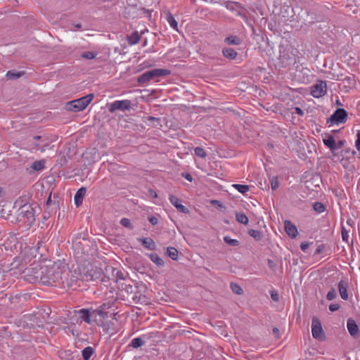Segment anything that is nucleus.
Listing matches in <instances>:
<instances>
[{"mask_svg":"<svg viewBox=\"0 0 360 360\" xmlns=\"http://www.w3.org/2000/svg\"><path fill=\"white\" fill-rule=\"evenodd\" d=\"M43 265V274L41 283L43 285H53L63 278L62 275L69 271L66 265L58 262H49ZM70 272H68L69 274Z\"/></svg>","mask_w":360,"mask_h":360,"instance_id":"f257e3e1","label":"nucleus"},{"mask_svg":"<svg viewBox=\"0 0 360 360\" xmlns=\"http://www.w3.org/2000/svg\"><path fill=\"white\" fill-rule=\"evenodd\" d=\"M90 240L85 238L82 234L72 239V248L77 257L90 255Z\"/></svg>","mask_w":360,"mask_h":360,"instance_id":"f03ea898","label":"nucleus"},{"mask_svg":"<svg viewBox=\"0 0 360 360\" xmlns=\"http://www.w3.org/2000/svg\"><path fill=\"white\" fill-rule=\"evenodd\" d=\"M35 210L30 204H25L18 210L17 220L31 226L35 221Z\"/></svg>","mask_w":360,"mask_h":360,"instance_id":"7ed1b4c3","label":"nucleus"},{"mask_svg":"<svg viewBox=\"0 0 360 360\" xmlns=\"http://www.w3.org/2000/svg\"><path fill=\"white\" fill-rule=\"evenodd\" d=\"M25 280L30 283H41L43 274V265L39 263H33L24 271Z\"/></svg>","mask_w":360,"mask_h":360,"instance_id":"20e7f679","label":"nucleus"},{"mask_svg":"<svg viewBox=\"0 0 360 360\" xmlns=\"http://www.w3.org/2000/svg\"><path fill=\"white\" fill-rule=\"evenodd\" d=\"M171 71L167 69L156 68L145 72L140 75L137 79L140 85L143 86L145 84L157 78L169 75Z\"/></svg>","mask_w":360,"mask_h":360,"instance_id":"39448f33","label":"nucleus"},{"mask_svg":"<svg viewBox=\"0 0 360 360\" xmlns=\"http://www.w3.org/2000/svg\"><path fill=\"white\" fill-rule=\"evenodd\" d=\"M94 97L93 94H89L80 98L68 102L66 104V109L70 111L79 112L84 110L91 102Z\"/></svg>","mask_w":360,"mask_h":360,"instance_id":"423d86ee","label":"nucleus"},{"mask_svg":"<svg viewBox=\"0 0 360 360\" xmlns=\"http://www.w3.org/2000/svg\"><path fill=\"white\" fill-rule=\"evenodd\" d=\"M347 116L348 113L344 108H338L330 117L327 119V123H330V124L345 123L347 120Z\"/></svg>","mask_w":360,"mask_h":360,"instance_id":"0eeeda50","label":"nucleus"},{"mask_svg":"<svg viewBox=\"0 0 360 360\" xmlns=\"http://www.w3.org/2000/svg\"><path fill=\"white\" fill-rule=\"evenodd\" d=\"M131 102L129 100L115 101L110 103L108 107L110 112L113 113L116 110L125 111L129 110Z\"/></svg>","mask_w":360,"mask_h":360,"instance_id":"6e6552de","label":"nucleus"},{"mask_svg":"<svg viewBox=\"0 0 360 360\" xmlns=\"http://www.w3.org/2000/svg\"><path fill=\"white\" fill-rule=\"evenodd\" d=\"M327 93V84L325 81H319V83L311 87V94L313 97L319 98Z\"/></svg>","mask_w":360,"mask_h":360,"instance_id":"1a4fd4ad","label":"nucleus"},{"mask_svg":"<svg viewBox=\"0 0 360 360\" xmlns=\"http://www.w3.org/2000/svg\"><path fill=\"white\" fill-rule=\"evenodd\" d=\"M323 332V328L321 326V323L319 319L316 316L312 318L311 321V334L314 338H320L321 333Z\"/></svg>","mask_w":360,"mask_h":360,"instance_id":"9d476101","label":"nucleus"},{"mask_svg":"<svg viewBox=\"0 0 360 360\" xmlns=\"http://www.w3.org/2000/svg\"><path fill=\"white\" fill-rule=\"evenodd\" d=\"M226 8L230 11H236L238 15H242L244 13V8L241 4L236 1H227Z\"/></svg>","mask_w":360,"mask_h":360,"instance_id":"9b49d317","label":"nucleus"},{"mask_svg":"<svg viewBox=\"0 0 360 360\" xmlns=\"http://www.w3.org/2000/svg\"><path fill=\"white\" fill-rule=\"evenodd\" d=\"M285 230L289 237L295 238L298 234L297 227L289 220H285L284 222Z\"/></svg>","mask_w":360,"mask_h":360,"instance_id":"f8f14e48","label":"nucleus"},{"mask_svg":"<svg viewBox=\"0 0 360 360\" xmlns=\"http://www.w3.org/2000/svg\"><path fill=\"white\" fill-rule=\"evenodd\" d=\"M169 198L171 204L174 205L178 210V211L184 214L189 212L188 209L181 204L180 200L177 197L174 195H170Z\"/></svg>","mask_w":360,"mask_h":360,"instance_id":"ddd939ff","label":"nucleus"},{"mask_svg":"<svg viewBox=\"0 0 360 360\" xmlns=\"http://www.w3.org/2000/svg\"><path fill=\"white\" fill-rule=\"evenodd\" d=\"M347 328L349 333L352 337L358 335L359 330L356 321L352 318H349L347 321Z\"/></svg>","mask_w":360,"mask_h":360,"instance_id":"4468645a","label":"nucleus"},{"mask_svg":"<svg viewBox=\"0 0 360 360\" xmlns=\"http://www.w3.org/2000/svg\"><path fill=\"white\" fill-rule=\"evenodd\" d=\"M77 312L79 314V318L82 319V321L89 324L92 323V320L91 319V316H92L91 309H81Z\"/></svg>","mask_w":360,"mask_h":360,"instance_id":"2eb2a0df","label":"nucleus"},{"mask_svg":"<svg viewBox=\"0 0 360 360\" xmlns=\"http://www.w3.org/2000/svg\"><path fill=\"white\" fill-rule=\"evenodd\" d=\"M86 193V188L85 187H81L79 188V190L77 191L74 200L75 204L77 207L80 206L82 204L83 198Z\"/></svg>","mask_w":360,"mask_h":360,"instance_id":"dca6fc26","label":"nucleus"},{"mask_svg":"<svg viewBox=\"0 0 360 360\" xmlns=\"http://www.w3.org/2000/svg\"><path fill=\"white\" fill-rule=\"evenodd\" d=\"M340 297L344 300H348L347 294V284L342 280H341L338 285Z\"/></svg>","mask_w":360,"mask_h":360,"instance_id":"f3484780","label":"nucleus"},{"mask_svg":"<svg viewBox=\"0 0 360 360\" xmlns=\"http://www.w3.org/2000/svg\"><path fill=\"white\" fill-rule=\"evenodd\" d=\"M139 240L141 243L142 245L148 250H153L156 248L155 243L150 238H142Z\"/></svg>","mask_w":360,"mask_h":360,"instance_id":"a211bd4d","label":"nucleus"},{"mask_svg":"<svg viewBox=\"0 0 360 360\" xmlns=\"http://www.w3.org/2000/svg\"><path fill=\"white\" fill-rule=\"evenodd\" d=\"M222 54L229 60H234L238 56V53L232 48H224L222 49Z\"/></svg>","mask_w":360,"mask_h":360,"instance_id":"6ab92c4d","label":"nucleus"},{"mask_svg":"<svg viewBox=\"0 0 360 360\" xmlns=\"http://www.w3.org/2000/svg\"><path fill=\"white\" fill-rule=\"evenodd\" d=\"M141 37L138 31H134L131 34L127 37V40L129 45L137 44L140 41Z\"/></svg>","mask_w":360,"mask_h":360,"instance_id":"aec40b11","label":"nucleus"},{"mask_svg":"<svg viewBox=\"0 0 360 360\" xmlns=\"http://www.w3.org/2000/svg\"><path fill=\"white\" fill-rule=\"evenodd\" d=\"M323 141L325 146L329 148L332 152L337 149L335 141L333 136H328V139H323Z\"/></svg>","mask_w":360,"mask_h":360,"instance_id":"412c9836","label":"nucleus"},{"mask_svg":"<svg viewBox=\"0 0 360 360\" xmlns=\"http://www.w3.org/2000/svg\"><path fill=\"white\" fill-rule=\"evenodd\" d=\"M241 41L240 37L236 35H231L224 39V42L228 45H240Z\"/></svg>","mask_w":360,"mask_h":360,"instance_id":"4be33fe9","label":"nucleus"},{"mask_svg":"<svg viewBox=\"0 0 360 360\" xmlns=\"http://www.w3.org/2000/svg\"><path fill=\"white\" fill-rule=\"evenodd\" d=\"M25 75L24 71L17 72L14 70L7 72L6 77L8 79L15 80Z\"/></svg>","mask_w":360,"mask_h":360,"instance_id":"5701e85b","label":"nucleus"},{"mask_svg":"<svg viewBox=\"0 0 360 360\" xmlns=\"http://www.w3.org/2000/svg\"><path fill=\"white\" fill-rule=\"evenodd\" d=\"M150 260L154 262L158 266H162L164 265V261L159 257L156 253H150L148 255Z\"/></svg>","mask_w":360,"mask_h":360,"instance_id":"b1692460","label":"nucleus"},{"mask_svg":"<svg viewBox=\"0 0 360 360\" xmlns=\"http://www.w3.org/2000/svg\"><path fill=\"white\" fill-rule=\"evenodd\" d=\"M94 350L91 347H86L82 351V355L84 360H89L93 355Z\"/></svg>","mask_w":360,"mask_h":360,"instance_id":"393cba45","label":"nucleus"},{"mask_svg":"<svg viewBox=\"0 0 360 360\" xmlns=\"http://www.w3.org/2000/svg\"><path fill=\"white\" fill-rule=\"evenodd\" d=\"M45 161L44 160H37L34 161L30 166V168L34 171H41L44 168Z\"/></svg>","mask_w":360,"mask_h":360,"instance_id":"a878e982","label":"nucleus"},{"mask_svg":"<svg viewBox=\"0 0 360 360\" xmlns=\"http://www.w3.org/2000/svg\"><path fill=\"white\" fill-rule=\"evenodd\" d=\"M145 344V342L144 340H143L142 338H134L130 344L129 345V347H131L133 348H139L143 345H144Z\"/></svg>","mask_w":360,"mask_h":360,"instance_id":"bb28decb","label":"nucleus"},{"mask_svg":"<svg viewBox=\"0 0 360 360\" xmlns=\"http://www.w3.org/2000/svg\"><path fill=\"white\" fill-rule=\"evenodd\" d=\"M178 250L174 247H168L167 248L166 254L173 260H176L178 258Z\"/></svg>","mask_w":360,"mask_h":360,"instance_id":"cd10ccee","label":"nucleus"},{"mask_svg":"<svg viewBox=\"0 0 360 360\" xmlns=\"http://www.w3.org/2000/svg\"><path fill=\"white\" fill-rule=\"evenodd\" d=\"M248 234L258 241L260 240L263 237L262 233L255 229H250L248 231Z\"/></svg>","mask_w":360,"mask_h":360,"instance_id":"c85d7f7f","label":"nucleus"},{"mask_svg":"<svg viewBox=\"0 0 360 360\" xmlns=\"http://www.w3.org/2000/svg\"><path fill=\"white\" fill-rule=\"evenodd\" d=\"M167 20L168 23L169 24V25L171 26V27L177 30L178 22H176V20L174 19V16L170 13H168L167 14Z\"/></svg>","mask_w":360,"mask_h":360,"instance_id":"c756f323","label":"nucleus"},{"mask_svg":"<svg viewBox=\"0 0 360 360\" xmlns=\"http://www.w3.org/2000/svg\"><path fill=\"white\" fill-rule=\"evenodd\" d=\"M236 218L238 222L243 224H248V217L243 214V213H236Z\"/></svg>","mask_w":360,"mask_h":360,"instance_id":"7c9ffc66","label":"nucleus"},{"mask_svg":"<svg viewBox=\"0 0 360 360\" xmlns=\"http://www.w3.org/2000/svg\"><path fill=\"white\" fill-rule=\"evenodd\" d=\"M233 186L242 194L246 193L250 190V187L248 185L233 184Z\"/></svg>","mask_w":360,"mask_h":360,"instance_id":"2f4dec72","label":"nucleus"},{"mask_svg":"<svg viewBox=\"0 0 360 360\" xmlns=\"http://www.w3.org/2000/svg\"><path fill=\"white\" fill-rule=\"evenodd\" d=\"M224 241L229 245L233 246V247L238 246L240 244V243L238 240L232 239L228 236H226L224 237Z\"/></svg>","mask_w":360,"mask_h":360,"instance_id":"473e14b6","label":"nucleus"},{"mask_svg":"<svg viewBox=\"0 0 360 360\" xmlns=\"http://www.w3.org/2000/svg\"><path fill=\"white\" fill-rule=\"evenodd\" d=\"M146 119L147 120V121L150 122L152 123L151 126L153 127H158V126H160V120L158 117L148 116Z\"/></svg>","mask_w":360,"mask_h":360,"instance_id":"72a5a7b5","label":"nucleus"},{"mask_svg":"<svg viewBox=\"0 0 360 360\" xmlns=\"http://www.w3.org/2000/svg\"><path fill=\"white\" fill-rule=\"evenodd\" d=\"M313 208L316 212L319 213H322L326 210L324 205L320 202H315L313 204Z\"/></svg>","mask_w":360,"mask_h":360,"instance_id":"f704fd0d","label":"nucleus"},{"mask_svg":"<svg viewBox=\"0 0 360 360\" xmlns=\"http://www.w3.org/2000/svg\"><path fill=\"white\" fill-rule=\"evenodd\" d=\"M231 288L232 290V291L236 294V295H242L243 293V289L241 288V287L237 284V283H231Z\"/></svg>","mask_w":360,"mask_h":360,"instance_id":"c9c22d12","label":"nucleus"},{"mask_svg":"<svg viewBox=\"0 0 360 360\" xmlns=\"http://www.w3.org/2000/svg\"><path fill=\"white\" fill-rule=\"evenodd\" d=\"M121 288H122V290H125L129 294H132L134 292V287L130 283L128 284V283H123L121 284Z\"/></svg>","mask_w":360,"mask_h":360,"instance_id":"e433bc0d","label":"nucleus"},{"mask_svg":"<svg viewBox=\"0 0 360 360\" xmlns=\"http://www.w3.org/2000/svg\"><path fill=\"white\" fill-rule=\"evenodd\" d=\"M34 148L36 150H39L41 152H44L46 148L49 146L48 143H36L33 144Z\"/></svg>","mask_w":360,"mask_h":360,"instance_id":"4c0bfd02","label":"nucleus"},{"mask_svg":"<svg viewBox=\"0 0 360 360\" xmlns=\"http://www.w3.org/2000/svg\"><path fill=\"white\" fill-rule=\"evenodd\" d=\"M195 155L200 157V158H205L207 154L205 151V150L201 147H196L194 149Z\"/></svg>","mask_w":360,"mask_h":360,"instance_id":"58836bf2","label":"nucleus"},{"mask_svg":"<svg viewBox=\"0 0 360 360\" xmlns=\"http://www.w3.org/2000/svg\"><path fill=\"white\" fill-rule=\"evenodd\" d=\"M92 316H91V319L92 320V323H96L98 326H101L103 323V319L99 318V316H96V314L91 312Z\"/></svg>","mask_w":360,"mask_h":360,"instance_id":"ea45409f","label":"nucleus"},{"mask_svg":"<svg viewBox=\"0 0 360 360\" xmlns=\"http://www.w3.org/2000/svg\"><path fill=\"white\" fill-rule=\"evenodd\" d=\"M96 53L94 51H86L82 54V57L86 59H94L96 56Z\"/></svg>","mask_w":360,"mask_h":360,"instance_id":"a19ab883","label":"nucleus"},{"mask_svg":"<svg viewBox=\"0 0 360 360\" xmlns=\"http://www.w3.org/2000/svg\"><path fill=\"white\" fill-rule=\"evenodd\" d=\"M337 297L336 290L334 288H331L327 293L326 298L328 300H333Z\"/></svg>","mask_w":360,"mask_h":360,"instance_id":"79ce46f5","label":"nucleus"},{"mask_svg":"<svg viewBox=\"0 0 360 360\" xmlns=\"http://www.w3.org/2000/svg\"><path fill=\"white\" fill-rule=\"evenodd\" d=\"M341 234H342V240L346 243H348L349 242V233H348V231L345 228V226H342V228H341Z\"/></svg>","mask_w":360,"mask_h":360,"instance_id":"37998d69","label":"nucleus"},{"mask_svg":"<svg viewBox=\"0 0 360 360\" xmlns=\"http://www.w3.org/2000/svg\"><path fill=\"white\" fill-rule=\"evenodd\" d=\"M120 224L126 228H129L131 229H133V226H131V221L127 218H122L120 220Z\"/></svg>","mask_w":360,"mask_h":360,"instance_id":"c03bdc74","label":"nucleus"},{"mask_svg":"<svg viewBox=\"0 0 360 360\" xmlns=\"http://www.w3.org/2000/svg\"><path fill=\"white\" fill-rule=\"evenodd\" d=\"M271 189L275 191L276 190L279 186V183L278 178L276 176H273L271 179Z\"/></svg>","mask_w":360,"mask_h":360,"instance_id":"a18cd8bd","label":"nucleus"},{"mask_svg":"<svg viewBox=\"0 0 360 360\" xmlns=\"http://www.w3.org/2000/svg\"><path fill=\"white\" fill-rule=\"evenodd\" d=\"M115 276V281L117 282H118V281H120V280H124L125 279L124 274L122 271H120V270H117L116 271Z\"/></svg>","mask_w":360,"mask_h":360,"instance_id":"49530a36","label":"nucleus"},{"mask_svg":"<svg viewBox=\"0 0 360 360\" xmlns=\"http://www.w3.org/2000/svg\"><path fill=\"white\" fill-rule=\"evenodd\" d=\"M91 312L96 314V316H99V318H101L102 319H103V317H104V315H105V313L103 312V311L102 310H99V309H91Z\"/></svg>","mask_w":360,"mask_h":360,"instance_id":"de8ad7c7","label":"nucleus"},{"mask_svg":"<svg viewBox=\"0 0 360 360\" xmlns=\"http://www.w3.org/2000/svg\"><path fill=\"white\" fill-rule=\"evenodd\" d=\"M340 308V305L338 303L331 304L329 305V309L332 312L338 311Z\"/></svg>","mask_w":360,"mask_h":360,"instance_id":"09e8293b","label":"nucleus"},{"mask_svg":"<svg viewBox=\"0 0 360 360\" xmlns=\"http://www.w3.org/2000/svg\"><path fill=\"white\" fill-rule=\"evenodd\" d=\"M356 137H357V139L355 142V146H356V149L359 151H360V130L357 131Z\"/></svg>","mask_w":360,"mask_h":360,"instance_id":"8fccbe9b","label":"nucleus"},{"mask_svg":"<svg viewBox=\"0 0 360 360\" xmlns=\"http://www.w3.org/2000/svg\"><path fill=\"white\" fill-rule=\"evenodd\" d=\"M148 220L153 225H156L158 222L157 217H155V216H149L148 217Z\"/></svg>","mask_w":360,"mask_h":360,"instance_id":"3c124183","label":"nucleus"},{"mask_svg":"<svg viewBox=\"0 0 360 360\" xmlns=\"http://www.w3.org/2000/svg\"><path fill=\"white\" fill-rule=\"evenodd\" d=\"M181 176L190 182L193 181V177L189 173L184 172Z\"/></svg>","mask_w":360,"mask_h":360,"instance_id":"603ef678","label":"nucleus"},{"mask_svg":"<svg viewBox=\"0 0 360 360\" xmlns=\"http://www.w3.org/2000/svg\"><path fill=\"white\" fill-rule=\"evenodd\" d=\"M309 246V243L304 241V242H302L300 245V248L301 250L303 251V252H305L308 248Z\"/></svg>","mask_w":360,"mask_h":360,"instance_id":"864d4df0","label":"nucleus"},{"mask_svg":"<svg viewBox=\"0 0 360 360\" xmlns=\"http://www.w3.org/2000/svg\"><path fill=\"white\" fill-rule=\"evenodd\" d=\"M273 334L276 339L280 338V330L278 328L274 327L272 330Z\"/></svg>","mask_w":360,"mask_h":360,"instance_id":"5fc2aeb1","label":"nucleus"},{"mask_svg":"<svg viewBox=\"0 0 360 360\" xmlns=\"http://www.w3.org/2000/svg\"><path fill=\"white\" fill-rule=\"evenodd\" d=\"M72 27L70 29L72 31L79 30L82 28V25L80 23L72 24Z\"/></svg>","mask_w":360,"mask_h":360,"instance_id":"6e6d98bb","label":"nucleus"},{"mask_svg":"<svg viewBox=\"0 0 360 360\" xmlns=\"http://www.w3.org/2000/svg\"><path fill=\"white\" fill-rule=\"evenodd\" d=\"M267 264H268L269 267L271 269H274L276 267L275 262L271 259H267Z\"/></svg>","mask_w":360,"mask_h":360,"instance_id":"4d7b16f0","label":"nucleus"},{"mask_svg":"<svg viewBox=\"0 0 360 360\" xmlns=\"http://www.w3.org/2000/svg\"><path fill=\"white\" fill-rule=\"evenodd\" d=\"M324 248H325L324 245H319L318 248L316 250L315 253L317 254V255H319V254L322 253V252L323 251Z\"/></svg>","mask_w":360,"mask_h":360,"instance_id":"13d9d810","label":"nucleus"},{"mask_svg":"<svg viewBox=\"0 0 360 360\" xmlns=\"http://www.w3.org/2000/svg\"><path fill=\"white\" fill-rule=\"evenodd\" d=\"M271 297L274 301H278V295L276 292L272 291L271 293Z\"/></svg>","mask_w":360,"mask_h":360,"instance_id":"bf43d9fd","label":"nucleus"},{"mask_svg":"<svg viewBox=\"0 0 360 360\" xmlns=\"http://www.w3.org/2000/svg\"><path fill=\"white\" fill-rule=\"evenodd\" d=\"M51 211L49 210V207H47L44 213V218L49 219L51 217Z\"/></svg>","mask_w":360,"mask_h":360,"instance_id":"052dcab7","label":"nucleus"},{"mask_svg":"<svg viewBox=\"0 0 360 360\" xmlns=\"http://www.w3.org/2000/svg\"><path fill=\"white\" fill-rule=\"evenodd\" d=\"M345 140H340L338 143H336V146H337V149L338 148H341L343 147L344 144H345Z\"/></svg>","mask_w":360,"mask_h":360,"instance_id":"680f3d73","label":"nucleus"},{"mask_svg":"<svg viewBox=\"0 0 360 360\" xmlns=\"http://www.w3.org/2000/svg\"><path fill=\"white\" fill-rule=\"evenodd\" d=\"M295 110L296 113L298 114L299 115L302 116L304 115V111L300 108L296 107Z\"/></svg>","mask_w":360,"mask_h":360,"instance_id":"e2e57ef3","label":"nucleus"},{"mask_svg":"<svg viewBox=\"0 0 360 360\" xmlns=\"http://www.w3.org/2000/svg\"><path fill=\"white\" fill-rule=\"evenodd\" d=\"M77 280V278L75 276H72L70 281V285H72L74 283H75Z\"/></svg>","mask_w":360,"mask_h":360,"instance_id":"0e129e2a","label":"nucleus"},{"mask_svg":"<svg viewBox=\"0 0 360 360\" xmlns=\"http://www.w3.org/2000/svg\"><path fill=\"white\" fill-rule=\"evenodd\" d=\"M344 80L345 81H347L348 84L350 85V84H352V82L354 81V79L352 77H346L344 79Z\"/></svg>","mask_w":360,"mask_h":360,"instance_id":"69168bd1","label":"nucleus"},{"mask_svg":"<svg viewBox=\"0 0 360 360\" xmlns=\"http://www.w3.org/2000/svg\"><path fill=\"white\" fill-rule=\"evenodd\" d=\"M150 193L154 198H157L158 197L156 192L153 191V190H150Z\"/></svg>","mask_w":360,"mask_h":360,"instance_id":"338daca9","label":"nucleus"},{"mask_svg":"<svg viewBox=\"0 0 360 360\" xmlns=\"http://www.w3.org/2000/svg\"><path fill=\"white\" fill-rule=\"evenodd\" d=\"M51 195H50L49 198L46 200L47 207H49V206L51 205Z\"/></svg>","mask_w":360,"mask_h":360,"instance_id":"774afa93","label":"nucleus"}]
</instances>
